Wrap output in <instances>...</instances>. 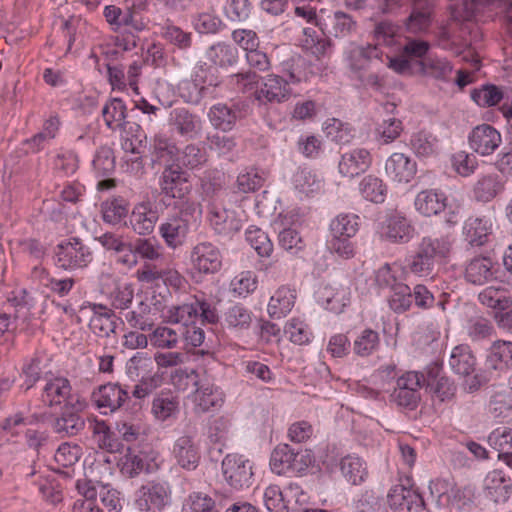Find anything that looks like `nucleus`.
Returning <instances> with one entry per match:
<instances>
[{
	"label": "nucleus",
	"instance_id": "5fc2aeb1",
	"mask_svg": "<svg viewBox=\"0 0 512 512\" xmlns=\"http://www.w3.org/2000/svg\"><path fill=\"white\" fill-rule=\"evenodd\" d=\"M85 426L84 419L76 413H63L53 423V430L62 437L77 435Z\"/></svg>",
	"mask_w": 512,
	"mask_h": 512
},
{
	"label": "nucleus",
	"instance_id": "9b49d317",
	"mask_svg": "<svg viewBox=\"0 0 512 512\" xmlns=\"http://www.w3.org/2000/svg\"><path fill=\"white\" fill-rule=\"evenodd\" d=\"M225 401V394L208 378L200 382L193 394V402L197 413H206L219 410Z\"/></svg>",
	"mask_w": 512,
	"mask_h": 512
},
{
	"label": "nucleus",
	"instance_id": "8fccbe9b",
	"mask_svg": "<svg viewBox=\"0 0 512 512\" xmlns=\"http://www.w3.org/2000/svg\"><path fill=\"white\" fill-rule=\"evenodd\" d=\"M152 154L155 161H176L178 148L176 144L164 134H156L151 143Z\"/></svg>",
	"mask_w": 512,
	"mask_h": 512
},
{
	"label": "nucleus",
	"instance_id": "7ed1b4c3",
	"mask_svg": "<svg viewBox=\"0 0 512 512\" xmlns=\"http://www.w3.org/2000/svg\"><path fill=\"white\" fill-rule=\"evenodd\" d=\"M388 505L394 512H422L426 504L421 494L407 477L405 483L394 485L387 495Z\"/></svg>",
	"mask_w": 512,
	"mask_h": 512
},
{
	"label": "nucleus",
	"instance_id": "69168bd1",
	"mask_svg": "<svg viewBox=\"0 0 512 512\" xmlns=\"http://www.w3.org/2000/svg\"><path fill=\"white\" fill-rule=\"evenodd\" d=\"M289 339L298 345L307 344L310 341L311 331L307 324L298 318L290 319L284 328Z\"/></svg>",
	"mask_w": 512,
	"mask_h": 512
},
{
	"label": "nucleus",
	"instance_id": "774afa93",
	"mask_svg": "<svg viewBox=\"0 0 512 512\" xmlns=\"http://www.w3.org/2000/svg\"><path fill=\"white\" fill-rule=\"evenodd\" d=\"M488 443L499 453L508 452L512 449V428L501 426L494 429L488 436Z\"/></svg>",
	"mask_w": 512,
	"mask_h": 512
},
{
	"label": "nucleus",
	"instance_id": "aec40b11",
	"mask_svg": "<svg viewBox=\"0 0 512 512\" xmlns=\"http://www.w3.org/2000/svg\"><path fill=\"white\" fill-rule=\"evenodd\" d=\"M485 364L488 370L498 373H506L512 369V342L494 341L488 350Z\"/></svg>",
	"mask_w": 512,
	"mask_h": 512
},
{
	"label": "nucleus",
	"instance_id": "c9c22d12",
	"mask_svg": "<svg viewBox=\"0 0 512 512\" xmlns=\"http://www.w3.org/2000/svg\"><path fill=\"white\" fill-rule=\"evenodd\" d=\"M504 190V181L497 174H488L480 177L473 188L477 201L489 202Z\"/></svg>",
	"mask_w": 512,
	"mask_h": 512
},
{
	"label": "nucleus",
	"instance_id": "20e7f679",
	"mask_svg": "<svg viewBox=\"0 0 512 512\" xmlns=\"http://www.w3.org/2000/svg\"><path fill=\"white\" fill-rule=\"evenodd\" d=\"M56 264L65 270L87 267L92 261L90 249L79 238H71L56 247Z\"/></svg>",
	"mask_w": 512,
	"mask_h": 512
},
{
	"label": "nucleus",
	"instance_id": "bb28decb",
	"mask_svg": "<svg viewBox=\"0 0 512 512\" xmlns=\"http://www.w3.org/2000/svg\"><path fill=\"white\" fill-rule=\"evenodd\" d=\"M187 220L170 215L160 226L159 233L166 245L170 248H178L185 242L189 231Z\"/></svg>",
	"mask_w": 512,
	"mask_h": 512
},
{
	"label": "nucleus",
	"instance_id": "393cba45",
	"mask_svg": "<svg viewBox=\"0 0 512 512\" xmlns=\"http://www.w3.org/2000/svg\"><path fill=\"white\" fill-rule=\"evenodd\" d=\"M169 125L181 136L194 138L201 130V120L183 107L170 112Z\"/></svg>",
	"mask_w": 512,
	"mask_h": 512
},
{
	"label": "nucleus",
	"instance_id": "1a4fd4ad",
	"mask_svg": "<svg viewBox=\"0 0 512 512\" xmlns=\"http://www.w3.org/2000/svg\"><path fill=\"white\" fill-rule=\"evenodd\" d=\"M293 94V89L285 78L272 73L263 78L260 88L255 91V98L263 104L281 103L289 100Z\"/></svg>",
	"mask_w": 512,
	"mask_h": 512
},
{
	"label": "nucleus",
	"instance_id": "13d9d810",
	"mask_svg": "<svg viewBox=\"0 0 512 512\" xmlns=\"http://www.w3.org/2000/svg\"><path fill=\"white\" fill-rule=\"evenodd\" d=\"M205 378L196 370L188 368H176L170 375L171 384L179 391H186L191 385L198 388Z\"/></svg>",
	"mask_w": 512,
	"mask_h": 512
},
{
	"label": "nucleus",
	"instance_id": "473e14b6",
	"mask_svg": "<svg viewBox=\"0 0 512 512\" xmlns=\"http://www.w3.org/2000/svg\"><path fill=\"white\" fill-rule=\"evenodd\" d=\"M71 396L70 382L63 377L49 380L44 386L42 401L50 407L68 402Z\"/></svg>",
	"mask_w": 512,
	"mask_h": 512
},
{
	"label": "nucleus",
	"instance_id": "7c9ffc66",
	"mask_svg": "<svg viewBox=\"0 0 512 512\" xmlns=\"http://www.w3.org/2000/svg\"><path fill=\"white\" fill-rule=\"evenodd\" d=\"M495 278L493 262L489 257H475L465 268V279L474 285H483Z\"/></svg>",
	"mask_w": 512,
	"mask_h": 512
},
{
	"label": "nucleus",
	"instance_id": "0eeeda50",
	"mask_svg": "<svg viewBox=\"0 0 512 512\" xmlns=\"http://www.w3.org/2000/svg\"><path fill=\"white\" fill-rule=\"evenodd\" d=\"M159 185L162 194L173 199H184L191 192L188 175L180 166L167 164L161 173Z\"/></svg>",
	"mask_w": 512,
	"mask_h": 512
},
{
	"label": "nucleus",
	"instance_id": "b1692460",
	"mask_svg": "<svg viewBox=\"0 0 512 512\" xmlns=\"http://www.w3.org/2000/svg\"><path fill=\"white\" fill-rule=\"evenodd\" d=\"M483 489L494 502H506L512 493V483L503 471L493 470L484 478Z\"/></svg>",
	"mask_w": 512,
	"mask_h": 512
},
{
	"label": "nucleus",
	"instance_id": "9d476101",
	"mask_svg": "<svg viewBox=\"0 0 512 512\" xmlns=\"http://www.w3.org/2000/svg\"><path fill=\"white\" fill-rule=\"evenodd\" d=\"M303 492L297 484H289L284 492L277 485H270L264 492V504L269 512H288L292 500L301 502Z\"/></svg>",
	"mask_w": 512,
	"mask_h": 512
},
{
	"label": "nucleus",
	"instance_id": "ea45409f",
	"mask_svg": "<svg viewBox=\"0 0 512 512\" xmlns=\"http://www.w3.org/2000/svg\"><path fill=\"white\" fill-rule=\"evenodd\" d=\"M479 302L495 311L500 313L509 309L512 306V299L507 291L503 288L487 287L478 294Z\"/></svg>",
	"mask_w": 512,
	"mask_h": 512
},
{
	"label": "nucleus",
	"instance_id": "dca6fc26",
	"mask_svg": "<svg viewBox=\"0 0 512 512\" xmlns=\"http://www.w3.org/2000/svg\"><path fill=\"white\" fill-rule=\"evenodd\" d=\"M402 0H385L383 12H392L395 7L401 5ZM413 3L412 12L407 19V28L411 32H421L430 24L431 7L428 0H411Z\"/></svg>",
	"mask_w": 512,
	"mask_h": 512
},
{
	"label": "nucleus",
	"instance_id": "f3484780",
	"mask_svg": "<svg viewBox=\"0 0 512 512\" xmlns=\"http://www.w3.org/2000/svg\"><path fill=\"white\" fill-rule=\"evenodd\" d=\"M417 172V164L404 153L391 154L385 163V173L389 179L397 183L410 182Z\"/></svg>",
	"mask_w": 512,
	"mask_h": 512
},
{
	"label": "nucleus",
	"instance_id": "cd10ccee",
	"mask_svg": "<svg viewBox=\"0 0 512 512\" xmlns=\"http://www.w3.org/2000/svg\"><path fill=\"white\" fill-rule=\"evenodd\" d=\"M89 310L92 315L89 322V327L96 335L100 337H108L111 333L115 332L116 322L114 320L113 312L101 305H89L88 307H81V312Z\"/></svg>",
	"mask_w": 512,
	"mask_h": 512
},
{
	"label": "nucleus",
	"instance_id": "37998d69",
	"mask_svg": "<svg viewBox=\"0 0 512 512\" xmlns=\"http://www.w3.org/2000/svg\"><path fill=\"white\" fill-rule=\"evenodd\" d=\"M86 476L94 481L99 487L109 485L107 480L113 475V465L110 458L105 454H99L93 462L85 468Z\"/></svg>",
	"mask_w": 512,
	"mask_h": 512
},
{
	"label": "nucleus",
	"instance_id": "680f3d73",
	"mask_svg": "<svg viewBox=\"0 0 512 512\" xmlns=\"http://www.w3.org/2000/svg\"><path fill=\"white\" fill-rule=\"evenodd\" d=\"M453 67L449 61L442 58L428 59L422 63V71L425 75L437 80L447 81L450 78Z\"/></svg>",
	"mask_w": 512,
	"mask_h": 512
},
{
	"label": "nucleus",
	"instance_id": "5701e85b",
	"mask_svg": "<svg viewBox=\"0 0 512 512\" xmlns=\"http://www.w3.org/2000/svg\"><path fill=\"white\" fill-rule=\"evenodd\" d=\"M209 221L216 233L231 235L241 228V222L233 211L227 210L215 203L208 205Z\"/></svg>",
	"mask_w": 512,
	"mask_h": 512
},
{
	"label": "nucleus",
	"instance_id": "c85d7f7f",
	"mask_svg": "<svg viewBox=\"0 0 512 512\" xmlns=\"http://www.w3.org/2000/svg\"><path fill=\"white\" fill-rule=\"evenodd\" d=\"M447 198L441 192L427 189L419 192L415 198L416 210L424 216H433L447 208Z\"/></svg>",
	"mask_w": 512,
	"mask_h": 512
},
{
	"label": "nucleus",
	"instance_id": "c756f323",
	"mask_svg": "<svg viewBox=\"0 0 512 512\" xmlns=\"http://www.w3.org/2000/svg\"><path fill=\"white\" fill-rule=\"evenodd\" d=\"M179 410L178 397L169 391H161L153 398L151 413L157 421L165 422L176 418Z\"/></svg>",
	"mask_w": 512,
	"mask_h": 512
},
{
	"label": "nucleus",
	"instance_id": "f704fd0d",
	"mask_svg": "<svg viewBox=\"0 0 512 512\" xmlns=\"http://www.w3.org/2000/svg\"><path fill=\"white\" fill-rule=\"evenodd\" d=\"M292 184L295 190L306 196L319 193L323 187L322 179L307 167H300L295 171Z\"/></svg>",
	"mask_w": 512,
	"mask_h": 512
},
{
	"label": "nucleus",
	"instance_id": "79ce46f5",
	"mask_svg": "<svg viewBox=\"0 0 512 512\" xmlns=\"http://www.w3.org/2000/svg\"><path fill=\"white\" fill-rule=\"evenodd\" d=\"M489 221L484 217H469L464 224L463 233L465 239L472 246H481L485 243L489 234Z\"/></svg>",
	"mask_w": 512,
	"mask_h": 512
},
{
	"label": "nucleus",
	"instance_id": "412c9836",
	"mask_svg": "<svg viewBox=\"0 0 512 512\" xmlns=\"http://www.w3.org/2000/svg\"><path fill=\"white\" fill-rule=\"evenodd\" d=\"M253 322V312L240 303L229 306L222 314V326L233 332L242 333L250 329Z\"/></svg>",
	"mask_w": 512,
	"mask_h": 512
},
{
	"label": "nucleus",
	"instance_id": "3c124183",
	"mask_svg": "<svg viewBox=\"0 0 512 512\" xmlns=\"http://www.w3.org/2000/svg\"><path fill=\"white\" fill-rule=\"evenodd\" d=\"M359 217L351 213L336 216L330 224L331 236L354 237L359 229Z\"/></svg>",
	"mask_w": 512,
	"mask_h": 512
},
{
	"label": "nucleus",
	"instance_id": "a19ab883",
	"mask_svg": "<svg viewBox=\"0 0 512 512\" xmlns=\"http://www.w3.org/2000/svg\"><path fill=\"white\" fill-rule=\"evenodd\" d=\"M359 191L365 200L380 204L385 201L387 186L381 178L370 174L359 182Z\"/></svg>",
	"mask_w": 512,
	"mask_h": 512
},
{
	"label": "nucleus",
	"instance_id": "e433bc0d",
	"mask_svg": "<svg viewBox=\"0 0 512 512\" xmlns=\"http://www.w3.org/2000/svg\"><path fill=\"white\" fill-rule=\"evenodd\" d=\"M340 471L345 480L352 485H360L368 477L365 461L355 455H347L341 459Z\"/></svg>",
	"mask_w": 512,
	"mask_h": 512
},
{
	"label": "nucleus",
	"instance_id": "e2e57ef3",
	"mask_svg": "<svg viewBox=\"0 0 512 512\" xmlns=\"http://www.w3.org/2000/svg\"><path fill=\"white\" fill-rule=\"evenodd\" d=\"M246 240L250 246L262 257L269 256L273 250L268 235L261 229L254 228L246 231Z\"/></svg>",
	"mask_w": 512,
	"mask_h": 512
},
{
	"label": "nucleus",
	"instance_id": "864d4df0",
	"mask_svg": "<svg viewBox=\"0 0 512 512\" xmlns=\"http://www.w3.org/2000/svg\"><path fill=\"white\" fill-rule=\"evenodd\" d=\"M327 309L341 313L350 303L351 292L348 287L326 286L323 291Z\"/></svg>",
	"mask_w": 512,
	"mask_h": 512
},
{
	"label": "nucleus",
	"instance_id": "338daca9",
	"mask_svg": "<svg viewBox=\"0 0 512 512\" xmlns=\"http://www.w3.org/2000/svg\"><path fill=\"white\" fill-rule=\"evenodd\" d=\"M82 455V448L73 443H62L55 452L54 459L62 467L74 465Z\"/></svg>",
	"mask_w": 512,
	"mask_h": 512
},
{
	"label": "nucleus",
	"instance_id": "052dcab7",
	"mask_svg": "<svg viewBox=\"0 0 512 512\" xmlns=\"http://www.w3.org/2000/svg\"><path fill=\"white\" fill-rule=\"evenodd\" d=\"M264 173L256 168H249L237 177V186L243 193L254 192L263 186Z\"/></svg>",
	"mask_w": 512,
	"mask_h": 512
},
{
	"label": "nucleus",
	"instance_id": "2eb2a0df",
	"mask_svg": "<svg viewBox=\"0 0 512 512\" xmlns=\"http://www.w3.org/2000/svg\"><path fill=\"white\" fill-rule=\"evenodd\" d=\"M92 399L95 405L99 409H104L103 413L107 414L118 410L129 399V393L120 384L108 383L93 392Z\"/></svg>",
	"mask_w": 512,
	"mask_h": 512
},
{
	"label": "nucleus",
	"instance_id": "6e6552de",
	"mask_svg": "<svg viewBox=\"0 0 512 512\" xmlns=\"http://www.w3.org/2000/svg\"><path fill=\"white\" fill-rule=\"evenodd\" d=\"M191 267L201 274H214L221 269L222 255L210 242L197 243L190 252Z\"/></svg>",
	"mask_w": 512,
	"mask_h": 512
},
{
	"label": "nucleus",
	"instance_id": "f03ea898",
	"mask_svg": "<svg viewBox=\"0 0 512 512\" xmlns=\"http://www.w3.org/2000/svg\"><path fill=\"white\" fill-rule=\"evenodd\" d=\"M449 365L456 374L464 377L463 388L468 393L477 391L488 382L486 376L473 374L476 369V357L468 345L461 344L452 349Z\"/></svg>",
	"mask_w": 512,
	"mask_h": 512
},
{
	"label": "nucleus",
	"instance_id": "72a5a7b5",
	"mask_svg": "<svg viewBox=\"0 0 512 512\" xmlns=\"http://www.w3.org/2000/svg\"><path fill=\"white\" fill-rule=\"evenodd\" d=\"M414 233V228L404 216L392 214L387 218L384 235L395 243L409 242Z\"/></svg>",
	"mask_w": 512,
	"mask_h": 512
},
{
	"label": "nucleus",
	"instance_id": "6e6d98bb",
	"mask_svg": "<svg viewBox=\"0 0 512 512\" xmlns=\"http://www.w3.org/2000/svg\"><path fill=\"white\" fill-rule=\"evenodd\" d=\"M388 303L395 313L407 311L412 305V290L404 283H394Z\"/></svg>",
	"mask_w": 512,
	"mask_h": 512
},
{
	"label": "nucleus",
	"instance_id": "a211bd4d",
	"mask_svg": "<svg viewBox=\"0 0 512 512\" xmlns=\"http://www.w3.org/2000/svg\"><path fill=\"white\" fill-rule=\"evenodd\" d=\"M345 60L351 71L360 72L381 61V53L377 46L351 44L345 52Z\"/></svg>",
	"mask_w": 512,
	"mask_h": 512
},
{
	"label": "nucleus",
	"instance_id": "f257e3e1",
	"mask_svg": "<svg viewBox=\"0 0 512 512\" xmlns=\"http://www.w3.org/2000/svg\"><path fill=\"white\" fill-rule=\"evenodd\" d=\"M452 241L449 236H425L407 259L406 270L419 278H434L438 267L449 256Z\"/></svg>",
	"mask_w": 512,
	"mask_h": 512
},
{
	"label": "nucleus",
	"instance_id": "58836bf2",
	"mask_svg": "<svg viewBox=\"0 0 512 512\" xmlns=\"http://www.w3.org/2000/svg\"><path fill=\"white\" fill-rule=\"evenodd\" d=\"M102 116L106 126L115 131L126 126L127 107L120 98H112L102 108Z\"/></svg>",
	"mask_w": 512,
	"mask_h": 512
},
{
	"label": "nucleus",
	"instance_id": "ddd939ff",
	"mask_svg": "<svg viewBox=\"0 0 512 512\" xmlns=\"http://www.w3.org/2000/svg\"><path fill=\"white\" fill-rule=\"evenodd\" d=\"M135 502L143 512H159L168 502L167 487L162 483L149 482L137 491Z\"/></svg>",
	"mask_w": 512,
	"mask_h": 512
},
{
	"label": "nucleus",
	"instance_id": "4468645a",
	"mask_svg": "<svg viewBox=\"0 0 512 512\" xmlns=\"http://www.w3.org/2000/svg\"><path fill=\"white\" fill-rule=\"evenodd\" d=\"M501 142V134L489 124L476 126L469 135L471 149L482 156L492 154Z\"/></svg>",
	"mask_w": 512,
	"mask_h": 512
},
{
	"label": "nucleus",
	"instance_id": "bf43d9fd",
	"mask_svg": "<svg viewBox=\"0 0 512 512\" xmlns=\"http://www.w3.org/2000/svg\"><path fill=\"white\" fill-rule=\"evenodd\" d=\"M403 131L401 120L390 117L379 123L375 129V137L381 144L395 141Z\"/></svg>",
	"mask_w": 512,
	"mask_h": 512
},
{
	"label": "nucleus",
	"instance_id": "4c0bfd02",
	"mask_svg": "<svg viewBox=\"0 0 512 512\" xmlns=\"http://www.w3.org/2000/svg\"><path fill=\"white\" fill-rule=\"evenodd\" d=\"M92 438L96 445L107 452L116 453L121 451L122 444L116 438L114 432L111 431L105 421H97L90 425Z\"/></svg>",
	"mask_w": 512,
	"mask_h": 512
},
{
	"label": "nucleus",
	"instance_id": "0e129e2a",
	"mask_svg": "<svg viewBox=\"0 0 512 512\" xmlns=\"http://www.w3.org/2000/svg\"><path fill=\"white\" fill-rule=\"evenodd\" d=\"M472 99L482 107L497 105L503 99V92L495 85H484L472 93Z\"/></svg>",
	"mask_w": 512,
	"mask_h": 512
},
{
	"label": "nucleus",
	"instance_id": "4be33fe9",
	"mask_svg": "<svg viewBox=\"0 0 512 512\" xmlns=\"http://www.w3.org/2000/svg\"><path fill=\"white\" fill-rule=\"evenodd\" d=\"M172 454L177 464L183 469L194 470L200 461L199 448L189 435H183L176 439Z\"/></svg>",
	"mask_w": 512,
	"mask_h": 512
},
{
	"label": "nucleus",
	"instance_id": "a18cd8bd",
	"mask_svg": "<svg viewBox=\"0 0 512 512\" xmlns=\"http://www.w3.org/2000/svg\"><path fill=\"white\" fill-rule=\"evenodd\" d=\"M380 347L379 333L373 329H364L353 342V352L359 357H369Z\"/></svg>",
	"mask_w": 512,
	"mask_h": 512
},
{
	"label": "nucleus",
	"instance_id": "4d7b16f0",
	"mask_svg": "<svg viewBox=\"0 0 512 512\" xmlns=\"http://www.w3.org/2000/svg\"><path fill=\"white\" fill-rule=\"evenodd\" d=\"M294 450L288 444L277 445L270 458V467L278 475L290 471L292 460L294 459Z\"/></svg>",
	"mask_w": 512,
	"mask_h": 512
},
{
	"label": "nucleus",
	"instance_id": "c03bdc74",
	"mask_svg": "<svg viewBox=\"0 0 512 512\" xmlns=\"http://www.w3.org/2000/svg\"><path fill=\"white\" fill-rule=\"evenodd\" d=\"M304 65V58L301 55L294 54L280 63L279 72L292 87V85L298 84L304 79Z\"/></svg>",
	"mask_w": 512,
	"mask_h": 512
},
{
	"label": "nucleus",
	"instance_id": "de8ad7c7",
	"mask_svg": "<svg viewBox=\"0 0 512 512\" xmlns=\"http://www.w3.org/2000/svg\"><path fill=\"white\" fill-rule=\"evenodd\" d=\"M133 243L137 258L145 262H156L163 258V246L154 237L137 238Z\"/></svg>",
	"mask_w": 512,
	"mask_h": 512
},
{
	"label": "nucleus",
	"instance_id": "423d86ee",
	"mask_svg": "<svg viewBox=\"0 0 512 512\" xmlns=\"http://www.w3.org/2000/svg\"><path fill=\"white\" fill-rule=\"evenodd\" d=\"M510 1L511 0H465L460 7L453 11L452 16L457 21L478 20V17L482 14L503 7L506 9L505 21L508 30L512 33V23L507 18Z\"/></svg>",
	"mask_w": 512,
	"mask_h": 512
},
{
	"label": "nucleus",
	"instance_id": "49530a36",
	"mask_svg": "<svg viewBox=\"0 0 512 512\" xmlns=\"http://www.w3.org/2000/svg\"><path fill=\"white\" fill-rule=\"evenodd\" d=\"M177 166L185 167L190 170L201 168L208 161L206 151L196 144H188L177 155Z\"/></svg>",
	"mask_w": 512,
	"mask_h": 512
},
{
	"label": "nucleus",
	"instance_id": "6ab92c4d",
	"mask_svg": "<svg viewBox=\"0 0 512 512\" xmlns=\"http://www.w3.org/2000/svg\"><path fill=\"white\" fill-rule=\"evenodd\" d=\"M371 164L370 152L364 148H356L342 154L338 168L343 176L353 178L367 171Z\"/></svg>",
	"mask_w": 512,
	"mask_h": 512
},
{
	"label": "nucleus",
	"instance_id": "a878e982",
	"mask_svg": "<svg viewBox=\"0 0 512 512\" xmlns=\"http://www.w3.org/2000/svg\"><path fill=\"white\" fill-rule=\"evenodd\" d=\"M296 290L287 285L280 286L270 297L267 312L270 317L281 319L286 317L295 305Z\"/></svg>",
	"mask_w": 512,
	"mask_h": 512
},
{
	"label": "nucleus",
	"instance_id": "f8f14e48",
	"mask_svg": "<svg viewBox=\"0 0 512 512\" xmlns=\"http://www.w3.org/2000/svg\"><path fill=\"white\" fill-rule=\"evenodd\" d=\"M247 105L243 102L232 103L231 105L218 103L213 105L208 117L212 125L222 131H230L234 128L236 122L246 114Z\"/></svg>",
	"mask_w": 512,
	"mask_h": 512
},
{
	"label": "nucleus",
	"instance_id": "09e8293b",
	"mask_svg": "<svg viewBox=\"0 0 512 512\" xmlns=\"http://www.w3.org/2000/svg\"><path fill=\"white\" fill-rule=\"evenodd\" d=\"M302 47L311 54L320 58L324 56L330 47V40L323 33L311 27L303 29Z\"/></svg>",
	"mask_w": 512,
	"mask_h": 512
},
{
	"label": "nucleus",
	"instance_id": "39448f33",
	"mask_svg": "<svg viewBox=\"0 0 512 512\" xmlns=\"http://www.w3.org/2000/svg\"><path fill=\"white\" fill-rule=\"evenodd\" d=\"M222 473L225 481L234 489L240 490L252 484V463L243 455L227 454L222 460Z\"/></svg>",
	"mask_w": 512,
	"mask_h": 512
},
{
	"label": "nucleus",
	"instance_id": "603ef678",
	"mask_svg": "<svg viewBox=\"0 0 512 512\" xmlns=\"http://www.w3.org/2000/svg\"><path fill=\"white\" fill-rule=\"evenodd\" d=\"M180 330L167 326H158L149 334L151 345L157 349L171 350L177 347Z\"/></svg>",
	"mask_w": 512,
	"mask_h": 512
},
{
	"label": "nucleus",
	"instance_id": "2f4dec72",
	"mask_svg": "<svg viewBox=\"0 0 512 512\" xmlns=\"http://www.w3.org/2000/svg\"><path fill=\"white\" fill-rule=\"evenodd\" d=\"M158 220V214L148 204L141 203L134 207L130 215V225L138 235L150 234Z\"/></svg>",
	"mask_w": 512,
	"mask_h": 512
}]
</instances>
